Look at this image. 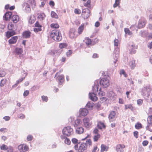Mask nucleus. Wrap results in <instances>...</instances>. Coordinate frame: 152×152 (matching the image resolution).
<instances>
[{"label":"nucleus","mask_w":152,"mask_h":152,"mask_svg":"<svg viewBox=\"0 0 152 152\" xmlns=\"http://www.w3.org/2000/svg\"><path fill=\"white\" fill-rule=\"evenodd\" d=\"M82 124V121L80 119H77L75 120L73 124L74 126L76 127L78 126H80Z\"/></svg>","instance_id":"nucleus-21"},{"label":"nucleus","mask_w":152,"mask_h":152,"mask_svg":"<svg viewBox=\"0 0 152 152\" xmlns=\"http://www.w3.org/2000/svg\"><path fill=\"white\" fill-rule=\"evenodd\" d=\"M41 30V28L37 27L34 28V31L35 32H37L38 31H40Z\"/></svg>","instance_id":"nucleus-56"},{"label":"nucleus","mask_w":152,"mask_h":152,"mask_svg":"<svg viewBox=\"0 0 152 152\" xmlns=\"http://www.w3.org/2000/svg\"><path fill=\"white\" fill-rule=\"evenodd\" d=\"M27 3L30 5L32 8H34L36 6V3L35 0H29Z\"/></svg>","instance_id":"nucleus-23"},{"label":"nucleus","mask_w":152,"mask_h":152,"mask_svg":"<svg viewBox=\"0 0 152 152\" xmlns=\"http://www.w3.org/2000/svg\"><path fill=\"white\" fill-rule=\"evenodd\" d=\"M74 12L75 14H80L81 13V11L78 9H75L74 10Z\"/></svg>","instance_id":"nucleus-55"},{"label":"nucleus","mask_w":152,"mask_h":152,"mask_svg":"<svg viewBox=\"0 0 152 152\" xmlns=\"http://www.w3.org/2000/svg\"><path fill=\"white\" fill-rule=\"evenodd\" d=\"M72 142L74 144L77 145L79 143L78 140L75 138H73L72 140Z\"/></svg>","instance_id":"nucleus-45"},{"label":"nucleus","mask_w":152,"mask_h":152,"mask_svg":"<svg viewBox=\"0 0 152 152\" xmlns=\"http://www.w3.org/2000/svg\"><path fill=\"white\" fill-rule=\"evenodd\" d=\"M23 6L25 8V10L26 12H29L31 11V8L29 4L28 3H25L23 4Z\"/></svg>","instance_id":"nucleus-22"},{"label":"nucleus","mask_w":152,"mask_h":152,"mask_svg":"<svg viewBox=\"0 0 152 152\" xmlns=\"http://www.w3.org/2000/svg\"><path fill=\"white\" fill-rule=\"evenodd\" d=\"M61 138L64 141L65 144L68 145H70L71 142L70 140L68 138L64 136V135H61Z\"/></svg>","instance_id":"nucleus-12"},{"label":"nucleus","mask_w":152,"mask_h":152,"mask_svg":"<svg viewBox=\"0 0 152 152\" xmlns=\"http://www.w3.org/2000/svg\"><path fill=\"white\" fill-rule=\"evenodd\" d=\"M69 37L71 39L75 38L77 37V35L75 34V32L74 30L71 29L69 33Z\"/></svg>","instance_id":"nucleus-15"},{"label":"nucleus","mask_w":152,"mask_h":152,"mask_svg":"<svg viewBox=\"0 0 152 152\" xmlns=\"http://www.w3.org/2000/svg\"><path fill=\"white\" fill-rule=\"evenodd\" d=\"M20 18L17 15H14L12 16V20L14 23H17L19 20Z\"/></svg>","instance_id":"nucleus-20"},{"label":"nucleus","mask_w":152,"mask_h":152,"mask_svg":"<svg viewBox=\"0 0 152 152\" xmlns=\"http://www.w3.org/2000/svg\"><path fill=\"white\" fill-rule=\"evenodd\" d=\"M51 15L53 18L57 19L58 18V16L57 14L54 12L52 11L51 13Z\"/></svg>","instance_id":"nucleus-38"},{"label":"nucleus","mask_w":152,"mask_h":152,"mask_svg":"<svg viewBox=\"0 0 152 152\" xmlns=\"http://www.w3.org/2000/svg\"><path fill=\"white\" fill-rule=\"evenodd\" d=\"M88 113V111L85 108L80 109V114L83 116H86Z\"/></svg>","instance_id":"nucleus-17"},{"label":"nucleus","mask_w":152,"mask_h":152,"mask_svg":"<svg viewBox=\"0 0 152 152\" xmlns=\"http://www.w3.org/2000/svg\"><path fill=\"white\" fill-rule=\"evenodd\" d=\"M18 149L20 152H26L28 150L29 148L26 144H21L18 146Z\"/></svg>","instance_id":"nucleus-6"},{"label":"nucleus","mask_w":152,"mask_h":152,"mask_svg":"<svg viewBox=\"0 0 152 152\" xmlns=\"http://www.w3.org/2000/svg\"><path fill=\"white\" fill-rule=\"evenodd\" d=\"M75 149L78 151L79 152H83L87 149L86 143H81L80 146L78 147V145H75L74 146Z\"/></svg>","instance_id":"nucleus-4"},{"label":"nucleus","mask_w":152,"mask_h":152,"mask_svg":"<svg viewBox=\"0 0 152 152\" xmlns=\"http://www.w3.org/2000/svg\"><path fill=\"white\" fill-rule=\"evenodd\" d=\"M125 148V146L123 144H119L116 146V150L117 152H124V148Z\"/></svg>","instance_id":"nucleus-11"},{"label":"nucleus","mask_w":152,"mask_h":152,"mask_svg":"<svg viewBox=\"0 0 152 152\" xmlns=\"http://www.w3.org/2000/svg\"><path fill=\"white\" fill-rule=\"evenodd\" d=\"M12 15V13L11 12H7L3 16L4 20H8L11 18Z\"/></svg>","instance_id":"nucleus-19"},{"label":"nucleus","mask_w":152,"mask_h":152,"mask_svg":"<svg viewBox=\"0 0 152 152\" xmlns=\"http://www.w3.org/2000/svg\"><path fill=\"white\" fill-rule=\"evenodd\" d=\"M120 74L121 75H123L125 77H126V73L125 71L123 69L121 70L120 71Z\"/></svg>","instance_id":"nucleus-53"},{"label":"nucleus","mask_w":152,"mask_h":152,"mask_svg":"<svg viewBox=\"0 0 152 152\" xmlns=\"http://www.w3.org/2000/svg\"><path fill=\"white\" fill-rule=\"evenodd\" d=\"M31 34V32L29 31H25L23 33V37L24 38H28L30 36Z\"/></svg>","instance_id":"nucleus-25"},{"label":"nucleus","mask_w":152,"mask_h":152,"mask_svg":"<svg viewBox=\"0 0 152 152\" xmlns=\"http://www.w3.org/2000/svg\"><path fill=\"white\" fill-rule=\"evenodd\" d=\"M7 150V152H13V149L12 147L9 146L8 147V148Z\"/></svg>","instance_id":"nucleus-52"},{"label":"nucleus","mask_w":152,"mask_h":152,"mask_svg":"<svg viewBox=\"0 0 152 152\" xmlns=\"http://www.w3.org/2000/svg\"><path fill=\"white\" fill-rule=\"evenodd\" d=\"M57 50H53L51 51L50 52V54L53 56H58V53Z\"/></svg>","instance_id":"nucleus-29"},{"label":"nucleus","mask_w":152,"mask_h":152,"mask_svg":"<svg viewBox=\"0 0 152 152\" xmlns=\"http://www.w3.org/2000/svg\"><path fill=\"white\" fill-rule=\"evenodd\" d=\"M145 21L142 20H140L138 23V27L140 28L144 27L145 25Z\"/></svg>","instance_id":"nucleus-27"},{"label":"nucleus","mask_w":152,"mask_h":152,"mask_svg":"<svg viewBox=\"0 0 152 152\" xmlns=\"http://www.w3.org/2000/svg\"><path fill=\"white\" fill-rule=\"evenodd\" d=\"M86 107L90 108L91 109L94 106V104L92 102H88L86 104Z\"/></svg>","instance_id":"nucleus-40"},{"label":"nucleus","mask_w":152,"mask_h":152,"mask_svg":"<svg viewBox=\"0 0 152 152\" xmlns=\"http://www.w3.org/2000/svg\"><path fill=\"white\" fill-rule=\"evenodd\" d=\"M64 135L69 136L73 134V129L70 126L65 127L62 130Z\"/></svg>","instance_id":"nucleus-5"},{"label":"nucleus","mask_w":152,"mask_h":152,"mask_svg":"<svg viewBox=\"0 0 152 152\" xmlns=\"http://www.w3.org/2000/svg\"><path fill=\"white\" fill-rule=\"evenodd\" d=\"M128 109L131 110L132 111L133 110V107L131 104L125 105V109L126 110Z\"/></svg>","instance_id":"nucleus-36"},{"label":"nucleus","mask_w":152,"mask_h":152,"mask_svg":"<svg viewBox=\"0 0 152 152\" xmlns=\"http://www.w3.org/2000/svg\"><path fill=\"white\" fill-rule=\"evenodd\" d=\"M50 36L52 39L56 41H60L62 38L59 31L57 30H53L50 34Z\"/></svg>","instance_id":"nucleus-2"},{"label":"nucleus","mask_w":152,"mask_h":152,"mask_svg":"<svg viewBox=\"0 0 152 152\" xmlns=\"http://www.w3.org/2000/svg\"><path fill=\"white\" fill-rule=\"evenodd\" d=\"M38 18L41 20H43L45 17V15L43 13H39L38 14Z\"/></svg>","instance_id":"nucleus-31"},{"label":"nucleus","mask_w":152,"mask_h":152,"mask_svg":"<svg viewBox=\"0 0 152 152\" xmlns=\"http://www.w3.org/2000/svg\"><path fill=\"white\" fill-rule=\"evenodd\" d=\"M89 98L94 101H96L97 100V98L94 93H89Z\"/></svg>","instance_id":"nucleus-16"},{"label":"nucleus","mask_w":152,"mask_h":152,"mask_svg":"<svg viewBox=\"0 0 152 152\" xmlns=\"http://www.w3.org/2000/svg\"><path fill=\"white\" fill-rule=\"evenodd\" d=\"M151 89L148 87H143L141 89V94L144 98H149L150 95Z\"/></svg>","instance_id":"nucleus-3"},{"label":"nucleus","mask_w":152,"mask_h":152,"mask_svg":"<svg viewBox=\"0 0 152 152\" xmlns=\"http://www.w3.org/2000/svg\"><path fill=\"white\" fill-rule=\"evenodd\" d=\"M83 122L84 125L86 128H89L91 124L89 118H85L83 119Z\"/></svg>","instance_id":"nucleus-9"},{"label":"nucleus","mask_w":152,"mask_h":152,"mask_svg":"<svg viewBox=\"0 0 152 152\" xmlns=\"http://www.w3.org/2000/svg\"><path fill=\"white\" fill-rule=\"evenodd\" d=\"M124 31L126 34H127L129 36H131L132 34V33L128 28H125L124 29Z\"/></svg>","instance_id":"nucleus-34"},{"label":"nucleus","mask_w":152,"mask_h":152,"mask_svg":"<svg viewBox=\"0 0 152 152\" xmlns=\"http://www.w3.org/2000/svg\"><path fill=\"white\" fill-rule=\"evenodd\" d=\"M5 72L4 71H0V77H4L5 75Z\"/></svg>","instance_id":"nucleus-61"},{"label":"nucleus","mask_w":152,"mask_h":152,"mask_svg":"<svg viewBox=\"0 0 152 152\" xmlns=\"http://www.w3.org/2000/svg\"><path fill=\"white\" fill-rule=\"evenodd\" d=\"M50 26L51 28H57L59 27V25L57 23H52L51 24Z\"/></svg>","instance_id":"nucleus-48"},{"label":"nucleus","mask_w":152,"mask_h":152,"mask_svg":"<svg viewBox=\"0 0 152 152\" xmlns=\"http://www.w3.org/2000/svg\"><path fill=\"white\" fill-rule=\"evenodd\" d=\"M116 113L114 111H112L109 115V119L110 121H113L115 120Z\"/></svg>","instance_id":"nucleus-13"},{"label":"nucleus","mask_w":152,"mask_h":152,"mask_svg":"<svg viewBox=\"0 0 152 152\" xmlns=\"http://www.w3.org/2000/svg\"><path fill=\"white\" fill-rule=\"evenodd\" d=\"M113 56H115V58L114 59L113 63L114 64H115L118 61V59L119 57L118 53H116V52L115 53L114 52V54H113Z\"/></svg>","instance_id":"nucleus-33"},{"label":"nucleus","mask_w":152,"mask_h":152,"mask_svg":"<svg viewBox=\"0 0 152 152\" xmlns=\"http://www.w3.org/2000/svg\"><path fill=\"white\" fill-rule=\"evenodd\" d=\"M128 48L131 54H134L136 52V50L137 49V47L135 45L132 44L129 45Z\"/></svg>","instance_id":"nucleus-10"},{"label":"nucleus","mask_w":152,"mask_h":152,"mask_svg":"<svg viewBox=\"0 0 152 152\" xmlns=\"http://www.w3.org/2000/svg\"><path fill=\"white\" fill-rule=\"evenodd\" d=\"M108 149V147L102 144L101 146V152H104V151H107Z\"/></svg>","instance_id":"nucleus-30"},{"label":"nucleus","mask_w":152,"mask_h":152,"mask_svg":"<svg viewBox=\"0 0 152 152\" xmlns=\"http://www.w3.org/2000/svg\"><path fill=\"white\" fill-rule=\"evenodd\" d=\"M33 139V136L31 135H28L27 137V140L28 141H31Z\"/></svg>","instance_id":"nucleus-62"},{"label":"nucleus","mask_w":152,"mask_h":152,"mask_svg":"<svg viewBox=\"0 0 152 152\" xmlns=\"http://www.w3.org/2000/svg\"><path fill=\"white\" fill-rule=\"evenodd\" d=\"M121 0H115V3L113 5L114 8L118 6L120 3Z\"/></svg>","instance_id":"nucleus-39"},{"label":"nucleus","mask_w":152,"mask_h":152,"mask_svg":"<svg viewBox=\"0 0 152 152\" xmlns=\"http://www.w3.org/2000/svg\"><path fill=\"white\" fill-rule=\"evenodd\" d=\"M90 4H91V0H88L87 1L86 3H85L84 4V6L86 7H90Z\"/></svg>","instance_id":"nucleus-49"},{"label":"nucleus","mask_w":152,"mask_h":152,"mask_svg":"<svg viewBox=\"0 0 152 152\" xmlns=\"http://www.w3.org/2000/svg\"><path fill=\"white\" fill-rule=\"evenodd\" d=\"M66 46V45L64 43H61L59 45V47L61 49H62Z\"/></svg>","instance_id":"nucleus-57"},{"label":"nucleus","mask_w":152,"mask_h":152,"mask_svg":"<svg viewBox=\"0 0 152 152\" xmlns=\"http://www.w3.org/2000/svg\"><path fill=\"white\" fill-rule=\"evenodd\" d=\"M105 95V92L102 91H101V88H100L99 90V92L98 93L99 96H104Z\"/></svg>","instance_id":"nucleus-47"},{"label":"nucleus","mask_w":152,"mask_h":152,"mask_svg":"<svg viewBox=\"0 0 152 152\" xmlns=\"http://www.w3.org/2000/svg\"><path fill=\"white\" fill-rule=\"evenodd\" d=\"M99 83L101 86L103 88H107L110 85L109 80L107 78H102L99 81L98 80L95 81L94 85L93 87V91L94 93L97 91L99 89Z\"/></svg>","instance_id":"nucleus-1"},{"label":"nucleus","mask_w":152,"mask_h":152,"mask_svg":"<svg viewBox=\"0 0 152 152\" xmlns=\"http://www.w3.org/2000/svg\"><path fill=\"white\" fill-rule=\"evenodd\" d=\"M97 126L98 128L100 129H102V128H104L105 127L104 123L101 122H99L98 123Z\"/></svg>","instance_id":"nucleus-37"},{"label":"nucleus","mask_w":152,"mask_h":152,"mask_svg":"<svg viewBox=\"0 0 152 152\" xmlns=\"http://www.w3.org/2000/svg\"><path fill=\"white\" fill-rule=\"evenodd\" d=\"M18 39L17 36H14L12 37L11 39L9 40L8 42L9 44H13L15 43Z\"/></svg>","instance_id":"nucleus-18"},{"label":"nucleus","mask_w":152,"mask_h":152,"mask_svg":"<svg viewBox=\"0 0 152 152\" xmlns=\"http://www.w3.org/2000/svg\"><path fill=\"white\" fill-rule=\"evenodd\" d=\"M118 44V40L117 39H115L114 41V44L115 46H117Z\"/></svg>","instance_id":"nucleus-63"},{"label":"nucleus","mask_w":152,"mask_h":152,"mask_svg":"<svg viewBox=\"0 0 152 152\" xmlns=\"http://www.w3.org/2000/svg\"><path fill=\"white\" fill-rule=\"evenodd\" d=\"M129 65L131 69H133L136 66L135 61L133 59H130Z\"/></svg>","instance_id":"nucleus-14"},{"label":"nucleus","mask_w":152,"mask_h":152,"mask_svg":"<svg viewBox=\"0 0 152 152\" xmlns=\"http://www.w3.org/2000/svg\"><path fill=\"white\" fill-rule=\"evenodd\" d=\"M135 127L137 129H139L142 128V124L139 122H137L135 124Z\"/></svg>","instance_id":"nucleus-43"},{"label":"nucleus","mask_w":152,"mask_h":152,"mask_svg":"<svg viewBox=\"0 0 152 152\" xmlns=\"http://www.w3.org/2000/svg\"><path fill=\"white\" fill-rule=\"evenodd\" d=\"M29 91L26 90L24 92L23 94V95L24 96H26L29 94Z\"/></svg>","instance_id":"nucleus-58"},{"label":"nucleus","mask_w":152,"mask_h":152,"mask_svg":"<svg viewBox=\"0 0 152 152\" xmlns=\"http://www.w3.org/2000/svg\"><path fill=\"white\" fill-rule=\"evenodd\" d=\"M35 20V17L33 16H31L29 20V22L30 23L32 24L34 22Z\"/></svg>","instance_id":"nucleus-42"},{"label":"nucleus","mask_w":152,"mask_h":152,"mask_svg":"<svg viewBox=\"0 0 152 152\" xmlns=\"http://www.w3.org/2000/svg\"><path fill=\"white\" fill-rule=\"evenodd\" d=\"M42 98L43 101L47 102L48 101V98L47 96H42Z\"/></svg>","instance_id":"nucleus-64"},{"label":"nucleus","mask_w":152,"mask_h":152,"mask_svg":"<svg viewBox=\"0 0 152 152\" xmlns=\"http://www.w3.org/2000/svg\"><path fill=\"white\" fill-rule=\"evenodd\" d=\"M86 43V44L90 45L91 44V40L88 38L85 39Z\"/></svg>","instance_id":"nucleus-50"},{"label":"nucleus","mask_w":152,"mask_h":152,"mask_svg":"<svg viewBox=\"0 0 152 152\" xmlns=\"http://www.w3.org/2000/svg\"><path fill=\"white\" fill-rule=\"evenodd\" d=\"M18 117L20 119H23L25 118V116L23 114H20L18 115Z\"/></svg>","instance_id":"nucleus-60"},{"label":"nucleus","mask_w":152,"mask_h":152,"mask_svg":"<svg viewBox=\"0 0 152 152\" xmlns=\"http://www.w3.org/2000/svg\"><path fill=\"white\" fill-rule=\"evenodd\" d=\"M90 11L88 9H84L83 10L82 13V17L85 19H87L90 15Z\"/></svg>","instance_id":"nucleus-7"},{"label":"nucleus","mask_w":152,"mask_h":152,"mask_svg":"<svg viewBox=\"0 0 152 152\" xmlns=\"http://www.w3.org/2000/svg\"><path fill=\"white\" fill-rule=\"evenodd\" d=\"M143 102V100L142 99H139L137 100V103L138 105H141L142 104Z\"/></svg>","instance_id":"nucleus-54"},{"label":"nucleus","mask_w":152,"mask_h":152,"mask_svg":"<svg viewBox=\"0 0 152 152\" xmlns=\"http://www.w3.org/2000/svg\"><path fill=\"white\" fill-rule=\"evenodd\" d=\"M15 52L18 55H20L22 53L23 51L22 48H17L15 50Z\"/></svg>","instance_id":"nucleus-35"},{"label":"nucleus","mask_w":152,"mask_h":152,"mask_svg":"<svg viewBox=\"0 0 152 152\" xmlns=\"http://www.w3.org/2000/svg\"><path fill=\"white\" fill-rule=\"evenodd\" d=\"M55 77H56L57 80L59 81V84L60 85L62 84L64 81V76L63 75H60L59 72L56 73L55 75Z\"/></svg>","instance_id":"nucleus-8"},{"label":"nucleus","mask_w":152,"mask_h":152,"mask_svg":"<svg viewBox=\"0 0 152 152\" xmlns=\"http://www.w3.org/2000/svg\"><path fill=\"white\" fill-rule=\"evenodd\" d=\"M7 81V80L5 79L2 80L1 81L0 86H3L6 84Z\"/></svg>","instance_id":"nucleus-46"},{"label":"nucleus","mask_w":152,"mask_h":152,"mask_svg":"<svg viewBox=\"0 0 152 152\" xmlns=\"http://www.w3.org/2000/svg\"><path fill=\"white\" fill-rule=\"evenodd\" d=\"M84 24H82L78 28L77 30V32L79 34H81L83 31Z\"/></svg>","instance_id":"nucleus-24"},{"label":"nucleus","mask_w":152,"mask_h":152,"mask_svg":"<svg viewBox=\"0 0 152 152\" xmlns=\"http://www.w3.org/2000/svg\"><path fill=\"white\" fill-rule=\"evenodd\" d=\"M148 123L152 124V115L149 116L147 119Z\"/></svg>","instance_id":"nucleus-51"},{"label":"nucleus","mask_w":152,"mask_h":152,"mask_svg":"<svg viewBox=\"0 0 152 152\" xmlns=\"http://www.w3.org/2000/svg\"><path fill=\"white\" fill-rule=\"evenodd\" d=\"M15 34V32L14 31H10L7 32L6 35L7 37L9 38Z\"/></svg>","instance_id":"nucleus-28"},{"label":"nucleus","mask_w":152,"mask_h":152,"mask_svg":"<svg viewBox=\"0 0 152 152\" xmlns=\"http://www.w3.org/2000/svg\"><path fill=\"white\" fill-rule=\"evenodd\" d=\"M100 137V135L99 134H97L94 135V142H96L98 141Z\"/></svg>","instance_id":"nucleus-41"},{"label":"nucleus","mask_w":152,"mask_h":152,"mask_svg":"<svg viewBox=\"0 0 152 152\" xmlns=\"http://www.w3.org/2000/svg\"><path fill=\"white\" fill-rule=\"evenodd\" d=\"M84 131V128L81 127H78L76 129V133L79 134L83 133Z\"/></svg>","instance_id":"nucleus-26"},{"label":"nucleus","mask_w":152,"mask_h":152,"mask_svg":"<svg viewBox=\"0 0 152 152\" xmlns=\"http://www.w3.org/2000/svg\"><path fill=\"white\" fill-rule=\"evenodd\" d=\"M85 143H86L87 145H88L89 146H90L92 145V143L90 139H89L86 141Z\"/></svg>","instance_id":"nucleus-59"},{"label":"nucleus","mask_w":152,"mask_h":152,"mask_svg":"<svg viewBox=\"0 0 152 152\" xmlns=\"http://www.w3.org/2000/svg\"><path fill=\"white\" fill-rule=\"evenodd\" d=\"M7 146L5 144H2L0 146V148L1 150H7L8 148Z\"/></svg>","instance_id":"nucleus-44"},{"label":"nucleus","mask_w":152,"mask_h":152,"mask_svg":"<svg viewBox=\"0 0 152 152\" xmlns=\"http://www.w3.org/2000/svg\"><path fill=\"white\" fill-rule=\"evenodd\" d=\"M152 124L148 123L146 126V129L150 132H152Z\"/></svg>","instance_id":"nucleus-32"}]
</instances>
